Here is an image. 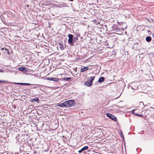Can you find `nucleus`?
Returning a JSON list of instances; mask_svg holds the SVG:
<instances>
[{"label": "nucleus", "instance_id": "obj_1", "mask_svg": "<svg viewBox=\"0 0 154 154\" xmlns=\"http://www.w3.org/2000/svg\"><path fill=\"white\" fill-rule=\"evenodd\" d=\"M69 39H68V42L71 46H72L74 44V43L73 40V35L72 34H69L68 35Z\"/></svg>", "mask_w": 154, "mask_h": 154}, {"label": "nucleus", "instance_id": "obj_2", "mask_svg": "<svg viewBox=\"0 0 154 154\" xmlns=\"http://www.w3.org/2000/svg\"><path fill=\"white\" fill-rule=\"evenodd\" d=\"M106 116L109 119L114 121H116L117 120L115 116L111 114L107 113Z\"/></svg>", "mask_w": 154, "mask_h": 154}, {"label": "nucleus", "instance_id": "obj_3", "mask_svg": "<svg viewBox=\"0 0 154 154\" xmlns=\"http://www.w3.org/2000/svg\"><path fill=\"white\" fill-rule=\"evenodd\" d=\"M69 102V105L70 106H73L75 105V101L74 100H68Z\"/></svg>", "mask_w": 154, "mask_h": 154}, {"label": "nucleus", "instance_id": "obj_4", "mask_svg": "<svg viewBox=\"0 0 154 154\" xmlns=\"http://www.w3.org/2000/svg\"><path fill=\"white\" fill-rule=\"evenodd\" d=\"M18 69L23 72L24 73H26L27 72V70L24 67H22L18 68Z\"/></svg>", "mask_w": 154, "mask_h": 154}, {"label": "nucleus", "instance_id": "obj_5", "mask_svg": "<svg viewBox=\"0 0 154 154\" xmlns=\"http://www.w3.org/2000/svg\"><path fill=\"white\" fill-rule=\"evenodd\" d=\"M95 79V76H91L88 79V80L90 82L92 83L93 80Z\"/></svg>", "mask_w": 154, "mask_h": 154}, {"label": "nucleus", "instance_id": "obj_6", "mask_svg": "<svg viewBox=\"0 0 154 154\" xmlns=\"http://www.w3.org/2000/svg\"><path fill=\"white\" fill-rule=\"evenodd\" d=\"M62 43H61V42H60L59 43V48L61 50H63L64 49V47L63 45L62 44Z\"/></svg>", "mask_w": 154, "mask_h": 154}, {"label": "nucleus", "instance_id": "obj_7", "mask_svg": "<svg viewBox=\"0 0 154 154\" xmlns=\"http://www.w3.org/2000/svg\"><path fill=\"white\" fill-rule=\"evenodd\" d=\"M65 107H69L70 105H69V102L68 100H67L63 102Z\"/></svg>", "mask_w": 154, "mask_h": 154}, {"label": "nucleus", "instance_id": "obj_8", "mask_svg": "<svg viewBox=\"0 0 154 154\" xmlns=\"http://www.w3.org/2000/svg\"><path fill=\"white\" fill-rule=\"evenodd\" d=\"M88 146H85L84 147H83L81 149V150H82V152L85 153V150L87 149L88 148Z\"/></svg>", "mask_w": 154, "mask_h": 154}, {"label": "nucleus", "instance_id": "obj_9", "mask_svg": "<svg viewBox=\"0 0 154 154\" xmlns=\"http://www.w3.org/2000/svg\"><path fill=\"white\" fill-rule=\"evenodd\" d=\"M91 84L92 83L91 82H90L88 80H87V81L85 82V85L88 86H90L91 85Z\"/></svg>", "mask_w": 154, "mask_h": 154}, {"label": "nucleus", "instance_id": "obj_10", "mask_svg": "<svg viewBox=\"0 0 154 154\" xmlns=\"http://www.w3.org/2000/svg\"><path fill=\"white\" fill-rule=\"evenodd\" d=\"M146 41L148 42H149L151 40V38L149 36H147L146 38Z\"/></svg>", "mask_w": 154, "mask_h": 154}, {"label": "nucleus", "instance_id": "obj_11", "mask_svg": "<svg viewBox=\"0 0 154 154\" xmlns=\"http://www.w3.org/2000/svg\"><path fill=\"white\" fill-rule=\"evenodd\" d=\"M31 101L32 102H34L35 101H36L38 103L39 102V99L38 98H33L31 100Z\"/></svg>", "mask_w": 154, "mask_h": 154}, {"label": "nucleus", "instance_id": "obj_12", "mask_svg": "<svg viewBox=\"0 0 154 154\" xmlns=\"http://www.w3.org/2000/svg\"><path fill=\"white\" fill-rule=\"evenodd\" d=\"M104 80V78L103 77H101L98 80V82L100 83L102 82H103Z\"/></svg>", "mask_w": 154, "mask_h": 154}, {"label": "nucleus", "instance_id": "obj_13", "mask_svg": "<svg viewBox=\"0 0 154 154\" xmlns=\"http://www.w3.org/2000/svg\"><path fill=\"white\" fill-rule=\"evenodd\" d=\"M49 80L57 82L58 81V79L56 78H51Z\"/></svg>", "mask_w": 154, "mask_h": 154}, {"label": "nucleus", "instance_id": "obj_14", "mask_svg": "<svg viewBox=\"0 0 154 154\" xmlns=\"http://www.w3.org/2000/svg\"><path fill=\"white\" fill-rule=\"evenodd\" d=\"M88 67H84L82 68L81 69V71L83 72L85 70H88Z\"/></svg>", "mask_w": 154, "mask_h": 154}, {"label": "nucleus", "instance_id": "obj_15", "mask_svg": "<svg viewBox=\"0 0 154 154\" xmlns=\"http://www.w3.org/2000/svg\"><path fill=\"white\" fill-rule=\"evenodd\" d=\"M57 106L60 107H65L64 105V103H62L61 104H59L57 105Z\"/></svg>", "mask_w": 154, "mask_h": 154}, {"label": "nucleus", "instance_id": "obj_16", "mask_svg": "<svg viewBox=\"0 0 154 154\" xmlns=\"http://www.w3.org/2000/svg\"><path fill=\"white\" fill-rule=\"evenodd\" d=\"M71 79V78H63V80L64 81H68L70 79Z\"/></svg>", "mask_w": 154, "mask_h": 154}, {"label": "nucleus", "instance_id": "obj_17", "mask_svg": "<svg viewBox=\"0 0 154 154\" xmlns=\"http://www.w3.org/2000/svg\"><path fill=\"white\" fill-rule=\"evenodd\" d=\"M134 114L137 116H140L141 117H143V116L142 115L138 114L137 113H135L134 112Z\"/></svg>", "mask_w": 154, "mask_h": 154}, {"label": "nucleus", "instance_id": "obj_18", "mask_svg": "<svg viewBox=\"0 0 154 154\" xmlns=\"http://www.w3.org/2000/svg\"><path fill=\"white\" fill-rule=\"evenodd\" d=\"M136 111H137V110L136 109H134L132 110V113L134 114V112L135 113H137V112H136Z\"/></svg>", "mask_w": 154, "mask_h": 154}, {"label": "nucleus", "instance_id": "obj_19", "mask_svg": "<svg viewBox=\"0 0 154 154\" xmlns=\"http://www.w3.org/2000/svg\"><path fill=\"white\" fill-rule=\"evenodd\" d=\"M31 85V84L29 83H23V85Z\"/></svg>", "mask_w": 154, "mask_h": 154}, {"label": "nucleus", "instance_id": "obj_20", "mask_svg": "<svg viewBox=\"0 0 154 154\" xmlns=\"http://www.w3.org/2000/svg\"><path fill=\"white\" fill-rule=\"evenodd\" d=\"M5 82V81H4L0 80V83H4Z\"/></svg>", "mask_w": 154, "mask_h": 154}, {"label": "nucleus", "instance_id": "obj_21", "mask_svg": "<svg viewBox=\"0 0 154 154\" xmlns=\"http://www.w3.org/2000/svg\"><path fill=\"white\" fill-rule=\"evenodd\" d=\"M78 152L79 153H81L82 152V150L80 149V150H79V151H78Z\"/></svg>", "mask_w": 154, "mask_h": 154}, {"label": "nucleus", "instance_id": "obj_22", "mask_svg": "<svg viewBox=\"0 0 154 154\" xmlns=\"http://www.w3.org/2000/svg\"><path fill=\"white\" fill-rule=\"evenodd\" d=\"M140 105L142 104L143 105H144L143 103L142 102H140Z\"/></svg>", "mask_w": 154, "mask_h": 154}, {"label": "nucleus", "instance_id": "obj_23", "mask_svg": "<svg viewBox=\"0 0 154 154\" xmlns=\"http://www.w3.org/2000/svg\"><path fill=\"white\" fill-rule=\"evenodd\" d=\"M3 71L2 69H0V72H3Z\"/></svg>", "mask_w": 154, "mask_h": 154}, {"label": "nucleus", "instance_id": "obj_24", "mask_svg": "<svg viewBox=\"0 0 154 154\" xmlns=\"http://www.w3.org/2000/svg\"><path fill=\"white\" fill-rule=\"evenodd\" d=\"M23 83H20V85H23Z\"/></svg>", "mask_w": 154, "mask_h": 154}, {"label": "nucleus", "instance_id": "obj_25", "mask_svg": "<svg viewBox=\"0 0 154 154\" xmlns=\"http://www.w3.org/2000/svg\"><path fill=\"white\" fill-rule=\"evenodd\" d=\"M20 83H15L17 85H20Z\"/></svg>", "mask_w": 154, "mask_h": 154}, {"label": "nucleus", "instance_id": "obj_26", "mask_svg": "<svg viewBox=\"0 0 154 154\" xmlns=\"http://www.w3.org/2000/svg\"><path fill=\"white\" fill-rule=\"evenodd\" d=\"M150 112V111L149 110H147L146 112Z\"/></svg>", "mask_w": 154, "mask_h": 154}, {"label": "nucleus", "instance_id": "obj_27", "mask_svg": "<svg viewBox=\"0 0 154 154\" xmlns=\"http://www.w3.org/2000/svg\"><path fill=\"white\" fill-rule=\"evenodd\" d=\"M15 154H19L18 153H15Z\"/></svg>", "mask_w": 154, "mask_h": 154}, {"label": "nucleus", "instance_id": "obj_28", "mask_svg": "<svg viewBox=\"0 0 154 154\" xmlns=\"http://www.w3.org/2000/svg\"><path fill=\"white\" fill-rule=\"evenodd\" d=\"M29 154V153H26H26H24V154Z\"/></svg>", "mask_w": 154, "mask_h": 154}, {"label": "nucleus", "instance_id": "obj_29", "mask_svg": "<svg viewBox=\"0 0 154 154\" xmlns=\"http://www.w3.org/2000/svg\"><path fill=\"white\" fill-rule=\"evenodd\" d=\"M148 31V32H150V31L149 30V31Z\"/></svg>", "mask_w": 154, "mask_h": 154}, {"label": "nucleus", "instance_id": "obj_30", "mask_svg": "<svg viewBox=\"0 0 154 154\" xmlns=\"http://www.w3.org/2000/svg\"><path fill=\"white\" fill-rule=\"evenodd\" d=\"M153 34V36H154V34Z\"/></svg>", "mask_w": 154, "mask_h": 154}, {"label": "nucleus", "instance_id": "obj_31", "mask_svg": "<svg viewBox=\"0 0 154 154\" xmlns=\"http://www.w3.org/2000/svg\"><path fill=\"white\" fill-rule=\"evenodd\" d=\"M5 49L7 50H8L7 49H6V48H5Z\"/></svg>", "mask_w": 154, "mask_h": 154}]
</instances>
